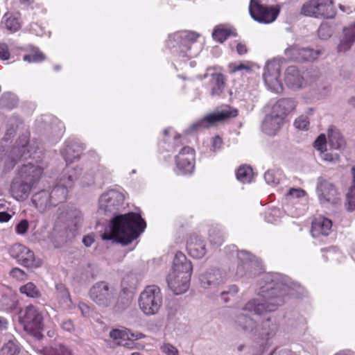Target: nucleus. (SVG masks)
I'll return each instance as SVG.
<instances>
[{
  "label": "nucleus",
  "mask_w": 355,
  "mask_h": 355,
  "mask_svg": "<svg viewBox=\"0 0 355 355\" xmlns=\"http://www.w3.org/2000/svg\"><path fill=\"white\" fill-rule=\"evenodd\" d=\"M259 284L258 297L249 300L242 311L263 317L255 334L262 340V345H268L278 331L277 324L267 317L268 313L275 311L284 303V296L294 295L299 285L279 273L264 275Z\"/></svg>",
  "instance_id": "nucleus-1"
},
{
  "label": "nucleus",
  "mask_w": 355,
  "mask_h": 355,
  "mask_svg": "<svg viewBox=\"0 0 355 355\" xmlns=\"http://www.w3.org/2000/svg\"><path fill=\"white\" fill-rule=\"evenodd\" d=\"M146 227V223L139 214L130 212L119 215L112 220L110 233L103 234L102 239L128 245L137 239Z\"/></svg>",
  "instance_id": "nucleus-2"
},
{
  "label": "nucleus",
  "mask_w": 355,
  "mask_h": 355,
  "mask_svg": "<svg viewBox=\"0 0 355 355\" xmlns=\"http://www.w3.org/2000/svg\"><path fill=\"white\" fill-rule=\"evenodd\" d=\"M192 269L191 261L182 252H178L166 279L169 288L175 295L182 294L188 290Z\"/></svg>",
  "instance_id": "nucleus-3"
},
{
  "label": "nucleus",
  "mask_w": 355,
  "mask_h": 355,
  "mask_svg": "<svg viewBox=\"0 0 355 355\" xmlns=\"http://www.w3.org/2000/svg\"><path fill=\"white\" fill-rule=\"evenodd\" d=\"M198 37L193 32L182 31L170 35L167 45L180 58H191L199 53L200 48L196 42Z\"/></svg>",
  "instance_id": "nucleus-4"
},
{
  "label": "nucleus",
  "mask_w": 355,
  "mask_h": 355,
  "mask_svg": "<svg viewBox=\"0 0 355 355\" xmlns=\"http://www.w3.org/2000/svg\"><path fill=\"white\" fill-rule=\"evenodd\" d=\"M89 297L98 306L106 308L114 306L117 310L125 309L129 304L128 300L120 305L118 302V291L105 282H98L89 290Z\"/></svg>",
  "instance_id": "nucleus-5"
},
{
  "label": "nucleus",
  "mask_w": 355,
  "mask_h": 355,
  "mask_svg": "<svg viewBox=\"0 0 355 355\" xmlns=\"http://www.w3.org/2000/svg\"><path fill=\"white\" fill-rule=\"evenodd\" d=\"M80 171L81 168L78 167L67 166L64 169L56 185L49 193L55 206L67 199L69 189L73 187L74 182L79 177Z\"/></svg>",
  "instance_id": "nucleus-6"
},
{
  "label": "nucleus",
  "mask_w": 355,
  "mask_h": 355,
  "mask_svg": "<svg viewBox=\"0 0 355 355\" xmlns=\"http://www.w3.org/2000/svg\"><path fill=\"white\" fill-rule=\"evenodd\" d=\"M139 307L142 313L148 316L157 314L163 303L160 288L156 285L146 286L140 293Z\"/></svg>",
  "instance_id": "nucleus-7"
},
{
  "label": "nucleus",
  "mask_w": 355,
  "mask_h": 355,
  "mask_svg": "<svg viewBox=\"0 0 355 355\" xmlns=\"http://www.w3.org/2000/svg\"><path fill=\"white\" fill-rule=\"evenodd\" d=\"M301 14L315 18L333 19L336 9L333 0H309L302 5Z\"/></svg>",
  "instance_id": "nucleus-8"
},
{
  "label": "nucleus",
  "mask_w": 355,
  "mask_h": 355,
  "mask_svg": "<svg viewBox=\"0 0 355 355\" xmlns=\"http://www.w3.org/2000/svg\"><path fill=\"white\" fill-rule=\"evenodd\" d=\"M282 61L273 59L266 62L263 73V78L268 89L275 93L283 92V85L280 80Z\"/></svg>",
  "instance_id": "nucleus-9"
},
{
  "label": "nucleus",
  "mask_w": 355,
  "mask_h": 355,
  "mask_svg": "<svg viewBox=\"0 0 355 355\" xmlns=\"http://www.w3.org/2000/svg\"><path fill=\"white\" fill-rule=\"evenodd\" d=\"M279 6H268L258 0H250L249 12L252 18L261 24H270L275 21L279 14Z\"/></svg>",
  "instance_id": "nucleus-10"
},
{
  "label": "nucleus",
  "mask_w": 355,
  "mask_h": 355,
  "mask_svg": "<svg viewBox=\"0 0 355 355\" xmlns=\"http://www.w3.org/2000/svg\"><path fill=\"white\" fill-rule=\"evenodd\" d=\"M8 252L18 263L24 267L36 268L42 265L41 260L36 259L34 252L24 245L15 243L8 248Z\"/></svg>",
  "instance_id": "nucleus-11"
},
{
  "label": "nucleus",
  "mask_w": 355,
  "mask_h": 355,
  "mask_svg": "<svg viewBox=\"0 0 355 355\" xmlns=\"http://www.w3.org/2000/svg\"><path fill=\"white\" fill-rule=\"evenodd\" d=\"M316 193L320 202L324 206L336 205L340 201V194L335 185L323 178L317 179Z\"/></svg>",
  "instance_id": "nucleus-12"
},
{
  "label": "nucleus",
  "mask_w": 355,
  "mask_h": 355,
  "mask_svg": "<svg viewBox=\"0 0 355 355\" xmlns=\"http://www.w3.org/2000/svg\"><path fill=\"white\" fill-rule=\"evenodd\" d=\"M237 114L238 112L236 109L228 107L207 114L202 119L193 123L191 128L195 130L207 128L216 125L218 123L223 122L230 118L235 117Z\"/></svg>",
  "instance_id": "nucleus-13"
},
{
  "label": "nucleus",
  "mask_w": 355,
  "mask_h": 355,
  "mask_svg": "<svg viewBox=\"0 0 355 355\" xmlns=\"http://www.w3.org/2000/svg\"><path fill=\"white\" fill-rule=\"evenodd\" d=\"M123 201V193L115 189H110L100 196L98 210L105 214H114L122 206Z\"/></svg>",
  "instance_id": "nucleus-14"
},
{
  "label": "nucleus",
  "mask_w": 355,
  "mask_h": 355,
  "mask_svg": "<svg viewBox=\"0 0 355 355\" xmlns=\"http://www.w3.org/2000/svg\"><path fill=\"white\" fill-rule=\"evenodd\" d=\"M43 317L39 310L34 306L30 305L25 309L21 323L25 331L31 334H36L43 328Z\"/></svg>",
  "instance_id": "nucleus-15"
},
{
  "label": "nucleus",
  "mask_w": 355,
  "mask_h": 355,
  "mask_svg": "<svg viewBox=\"0 0 355 355\" xmlns=\"http://www.w3.org/2000/svg\"><path fill=\"white\" fill-rule=\"evenodd\" d=\"M194 150L189 147H183L175 157L177 173L191 174L194 169Z\"/></svg>",
  "instance_id": "nucleus-16"
},
{
  "label": "nucleus",
  "mask_w": 355,
  "mask_h": 355,
  "mask_svg": "<svg viewBox=\"0 0 355 355\" xmlns=\"http://www.w3.org/2000/svg\"><path fill=\"white\" fill-rule=\"evenodd\" d=\"M227 275H223L222 271L216 268H210L200 277L201 286L210 292H215L217 288L222 284Z\"/></svg>",
  "instance_id": "nucleus-17"
},
{
  "label": "nucleus",
  "mask_w": 355,
  "mask_h": 355,
  "mask_svg": "<svg viewBox=\"0 0 355 355\" xmlns=\"http://www.w3.org/2000/svg\"><path fill=\"white\" fill-rule=\"evenodd\" d=\"M110 336L118 345L133 349L135 347V340H139L145 337L141 333H131L126 329H112L110 332Z\"/></svg>",
  "instance_id": "nucleus-18"
},
{
  "label": "nucleus",
  "mask_w": 355,
  "mask_h": 355,
  "mask_svg": "<svg viewBox=\"0 0 355 355\" xmlns=\"http://www.w3.org/2000/svg\"><path fill=\"white\" fill-rule=\"evenodd\" d=\"M43 173V169L37 166L28 163L24 164L18 171L17 177L29 183V186L33 187L40 180Z\"/></svg>",
  "instance_id": "nucleus-19"
},
{
  "label": "nucleus",
  "mask_w": 355,
  "mask_h": 355,
  "mask_svg": "<svg viewBox=\"0 0 355 355\" xmlns=\"http://www.w3.org/2000/svg\"><path fill=\"white\" fill-rule=\"evenodd\" d=\"M284 80L286 86L293 89L298 90L306 85L302 72L295 66H289L284 73Z\"/></svg>",
  "instance_id": "nucleus-20"
},
{
  "label": "nucleus",
  "mask_w": 355,
  "mask_h": 355,
  "mask_svg": "<svg viewBox=\"0 0 355 355\" xmlns=\"http://www.w3.org/2000/svg\"><path fill=\"white\" fill-rule=\"evenodd\" d=\"M234 325L238 330L247 334H255L259 327L256 320L243 312H240L235 315Z\"/></svg>",
  "instance_id": "nucleus-21"
},
{
  "label": "nucleus",
  "mask_w": 355,
  "mask_h": 355,
  "mask_svg": "<svg viewBox=\"0 0 355 355\" xmlns=\"http://www.w3.org/2000/svg\"><path fill=\"white\" fill-rule=\"evenodd\" d=\"M189 254L196 259L202 258L207 253L205 241L198 235H192L187 241V245Z\"/></svg>",
  "instance_id": "nucleus-22"
},
{
  "label": "nucleus",
  "mask_w": 355,
  "mask_h": 355,
  "mask_svg": "<svg viewBox=\"0 0 355 355\" xmlns=\"http://www.w3.org/2000/svg\"><path fill=\"white\" fill-rule=\"evenodd\" d=\"M296 105L297 103L293 98H282L272 105L271 112L284 120L288 114L295 110Z\"/></svg>",
  "instance_id": "nucleus-23"
},
{
  "label": "nucleus",
  "mask_w": 355,
  "mask_h": 355,
  "mask_svg": "<svg viewBox=\"0 0 355 355\" xmlns=\"http://www.w3.org/2000/svg\"><path fill=\"white\" fill-rule=\"evenodd\" d=\"M284 120L270 112L262 123V130L268 135H275L282 128Z\"/></svg>",
  "instance_id": "nucleus-24"
},
{
  "label": "nucleus",
  "mask_w": 355,
  "mask_h": 355,
  "mask_svg": "<svg viewBox=\"0 0 355 355\" xmlns=\"http://www.w3.org/2000/svg\"><path fill=\"white\" fill-rule=\"evenodd\" d=\"M237 257L240 264L237 266L236 270L230 272L229 277L236 276L241 277L245 275V269H248L255 264L253 262L252 255L246 250H241L237 252Z\"/></svg>",
  "instance_id": "nucleus-25"
},
{
  "label": "nucleus",
  "mask_w": 355,
  "mask_h": 355,
  "mask_svg": "<svg viewBox=\"0 0 355 355\" xmlns=\"http://www.w3.org/2000/svg\"><path fill=\"white\" fill-rule=\"evenodd\" d=\"M31 189L32 187L29 186V183H26L16 176L12 182L10 191L13 198L19 200L26 199L28 196Z\"/></svg>",
  "instance_id": "nucleus-26"
},
{
  "label": "nucleus",
  "mask_w": 355,
  "mask_h": 355,
  "mask_svg": "<svg viewBox=\"0 0 355 355\" xmlns=\"http://www.w3.org/2000/svg\"><path fill=\"white\" fill-rule=\"evenodd\" d=\"M332 222L327 218L318 217L312 222L311 234L313 237L327 236L331 231Z\"/></svg>",
  "instance_id": "nucleus-27"
},
{
  "label": "nucleus",
  "mask_w": 355,
  "mask_h": 355,
  "mask_svg": "<svg viewBox=\"0 0 355 355\" xmlns=\"http://www.w3.org/2000/svg\"><path fill=\"white\" fill-rule=\"evenodd\" d=\"M355 42V23L345 27L343 36L338 45L339 52H346L351 49Z\"/></svg>",
  "instance_id": "nucleus-28"
},
{
  "label": "nucleus",
  "mask_w": 355,
  "mask_h": 355,
  "mask_svg": "<svg viewBox=\"0 0 355 355\" xmlns=\"http://www.w3.org/2000/svg\"><path fill=\"white\" fill-rule=\"evenodd\" d=\"M32 202L41 212L46 211L51 207H55L53 201L51 200V194L49 191L45 190L41 191L33 195L32 197Z\"/></svg>",
  "instance_id": "nucleus-29"
},
{
  "label": "nucleus",
  "mask_w": 355,
  "mask_h": 355,
  "mask_svg": "<svg viewBox=\"0 0 355 355\" xmlns=\"http://www.w3.org/2000/svg\"><path fill=\"white\" fill-rule=\"evenodd\" d=\"M210 76V95L219 96L223 93L225 87L224 76L220 73H211Z\"/></svg>",
  "instance_id": "nucleus-30"
},
{
  "label": "nucleus",
  "mask_w": 355,
  "mask_h": 355,
  "mask_svg": "<svg viewBox=\"0 0 355 355\" xmlns=\"http://www.w3.org/2000/svg\"><path fill=\"white\" fill-rule=\"evenodd\" d=\"M297 51L300 55V60L306 61H313L315 60L320 54V51L313 50L309 48L300 49L297 46H292L286 49V53L288 55H290V51Z\"/></svg>",
  "instance_id": "nucleus-31"
},
{
  "label": "nucleus",
  "mask_w": 355,
  "mask_h": 355,
  "mask_svg": "<svg viewBox=\"0 0 355 355\" xmlns=\"http://www.w3.org/2000/svg\"><path fill=\"white\" fill-rule=\"evenodd\" d=\"M83 148L76 143L69 144L62 150L61 154L67 162H73L80 157Z\"/></svg>",
  "instance_id": "nucleus-32"
},
{
  "label": "nucleus",
  "mask_w": 355,
  "mask_h": 355,
  "mask_svg": "<svg viewBox=\"0 0 355 355\" xmlns=\"http://www.w3.org/2000/svg\"><path fill=\"white\" fill-rule=\"evenodd\" d=\"M329 144L331 148L335 150L343 149L345 146V141L340 131L335 128L328 130Z\"/></svg>",
  "instance_id": "nucleus-33"
},
{
  "label": "nucleus",
  "mask_w": 355,
  "mask_h": 355,
  "mask_svg": "<svg viewBox=\"0 0 355 355\" xmlns=\"http://www.w3.org/2000/svg\"><path fill=\"white\" fill-rule=\"evenodd\" d=\"M19 13H6L4 15L5 27L10 33L17 31L21 27Z\"/></svg>",
  "instance_id": "nucleus-34"
},
{
  "label": "nucleus",
  "mask_w": 355,
  "mask_h": 355,
  "mask_svg": "<svg viewBox=\"0 0 355 355\" xmlns=\"http://www.w3.org/2000/svg\"><path fill=\"white\" fill-rule=\"evenodd\" d=\"M236 175L239 181L243 183H250L253 179L254 173L250 166L243 165L238 168Z\"/></svg>",
  "instance_id": "nucleus-35"
},
{
  "label": "nucleus",
  "mask_w": 355,
  "mask_h": 355,
  "mask_svg": "<svg viewBox=\"0 0 355 355\" xmlns=\"http://www.w3.org/2000/svg\"><path fill=\"white\" fill-rule=\"evenodd\" d=\"M21 293L26 295L28 297L39 298L42 294L40 289L33 282H28L19 288Z\"/></svg>",
  "instance_id": "nucleus-36"
},
{
  "label": "nucleus",
  "mask_w": 355,
  "mask_h": 355,
  "mask_svg": "<svg viewBox=\"0 0 355 355\" xmlns=\"http://www.w3.org/2000/svg\"><path fill=\"white\" fill-rule=\"evenodd\" d=\"M56 289L58 292L59 297H60V304L64 308H70L71 306V300L70 297V295L67 289L62 285H57Z\"/></svg>",
  "instance_id": "nucleus-37"
},
{
  "label": "nucleus",
  "mask_w": 355,
  "mask_h": 355,
  "mask_svg": "<svg viewBox=\"0 0 355 355\" xmlns=\"http://www.w3.org/2000/svg\"><path fill=\"white\" fill-rule=\"evenodd\" d=\"M209 238L211 244L220 245L224 241V234L219 227H212L209 231Z\"/></svg>",
  "instance_id": "nucleus-38"
},
{
  "label": "nucleus",
  "mask_w": 355,
  "mask_h": 355,
  "mask_svg": "<svg viewBox=\"0 0 355 355\" xmlns=\"http://www.w3.org/2000/svg\"><path fill=\"white\" fill-rule=\"evenodd\" d=\"M45 355H71V352L61 343H55L46 349Z\"/></svg>",
  "instance_id": "nucleus-39"
},
{
  "label": "nucleus",
  "mask_w": 355,
  "mask_h": 355,
  "mask_svg": "<svg viewBox=\"0 0 355 355\" xmlns=\"http://www.w3.org/2000/svg\"><path fill=\"white\" fill-rule=\"evenodd\" d=\"M20 124L21 121L17 116L10 118L6 123L5 139H8L10 137H12Z\"/></svg>",
  "instance_id": "nucleus-40"
},
{
  "label": "nucleus",
  "mask_w": 355,
  "mask_h": 355,
  "mask_svg": "<svg viewBox=\"0 0 355 355\" xmlns=\"http://www.w3.org/2000/svg\"><path fill=\"white\" fill-rule=\"evenodd\" d=\"M3 107L8 109L14 108L18 103L17 96L11 92H5L1 96V103Z\"/></svg>",
  "instance_id": "nucleus-41"
},
{
  "label": "nucleus",
  "mask_w": 355,
  "mask_h": 355,
  "mask_svg": "<svg viewBox=\"0 0 355 355\" xmlns=\"http://www.w3.org/2000/svg\"><path fill=\"white\" fill-rule=\"evenodd\" d=\"M353 175V184L347 194V209L353 211L355 209V168L352 169Z\"/></svg>",
  "instance_id": "nucleus-42"
},
{
  "label": "nucleus",
  "mask_w": 355,
  "mask_h": 355,
  "mask_svg": "<svg viewBox=\"0 0 355 355\" xmlns=\"http://www.w3.org/2000/svg\"><path fill=\"white\" fill-rule=\"evenodd\" d=\"M283 214L282 211L276 207L268 209L266 214V220L269 223H276L282 218Z\"/></svg>",
  "instance_id": "nucleus-43"
},
{
  "label": "nucleus",
  "mask_w": 355,
  "mask_h": 355,
  "mask_svg": "<svg viewBox=\"0 0 355 355\" xmlns=\"http://www.w3.org/2000/svg\"><path fill=\"white\" fill-rule=\"evenodd\" d=\"M19 352V347L15 340H9L1 347V355H16Z\"/></svg>",
  "instance_id": "nucleus-44"
},
{
  "label": "nucleus",
  "mask_w": 355,
  "mask_h": 355,
  "mask_svg": "<svg viewBox=\"0 0 355 355\" xmlns=\"http://www.w3.org/2000/svg\"><path fill=\"white\" fill-rule=\"evenodd\" d=\"M280 175L278 171L268 170L264 174V179L268 184L275 187L279 183Z\"/></svg>",
  "instance_id": "nucleus-45"
},
{
  "label": "nucleus",
  "mask_w": 355,
  "mask_h": 355,
  "mask_svg": "<svg viewBox=\"0 0 355 355\" xmlns=\"http://www.w3.org/2000/svg\"><path fill=\"white\" fill-rule=\"evenodd\" d=\"M69 218H70L71 223L73 225V227H71V231H76L83 220L82 213L77 209L71 210L68 213Z\"/></svg>",
  "instance_id": "nucleus-46"
},
{
  "label": "nucleus",
  "mask_w": 355,
  "mask_h": 355,
  "mask_svg": "<svg viewBox=\"0 0 355 355\" xmlns=\"http://www.w3.org/2000/svg\"><path fill=\"white\" fill-rule=\"evenodd\" d=\"M230 73L245 71L250 72L252 70V64L250 62L232 63L229 65Z\"/></svg>",
  "instance_id": "nucleus-47"
},
{
  "label": "nucleus",
  "mask_w": 355,
  "mask_h": 355,
  "mask_svg": "<svg viewBox=\"0 0 355 355\" xmlns=\"http://www.w3.org/2000/svg\"><path fill=\"white\" fill-rule=\"evenodd\" d=\"M314 148L318 150L320 155L327 150V138L324 134H320L313 143Z\"/></svg>",
  "instance_id": "nucleus-48"
},
{
  "label": "nucleus",
  "mask_w": 355,
  "mask_h": 355,
  "mask_svg": "<svg viewBox=\"0 0 355 355\" xmlns=\"http://www.w3.org/2000/svg\"><path fill=\"white\" fill-rule=\"evenodd\" d=\"M230 31L224 28L217 27L215 28L212 33V37L214 40L222 43L229 36Z\"/></svg>",
  "instance_id": "nucleus-49"
},
{
  "label": "nucleus",
  "mask_w": 355,
  "mask_h": 355,
  "mask_svg": "<svg viewBox=\"0 0 355 355\" xmlns=\"http://www.w3.org/2000/svg\"><path fill=\"white\" fill-rule=\"evenodd\" d=\"M305 194V191L300 188H291L288 190L285 196L288 200H293L304 197Z\"/></svg>",
  "instance_id": "nucleus-50"
},
{
  "label": "nucleus",
  "mask_w": 355,
  "mask_h": 355,
  "mask_svg": "<svg viewBox=\"0 0 355 355\" xmlns=\"http://www.w3.org/2000/svg\"><path fill=\"white\" fill-rule=\"evenodd\" d=\"M1 304L3 306L4 310L8 311H12L17 306L16 295L15 294H11L10 300L3 297V299H1Z\"/></svg>",
  "instance_id": "nucleus-51"
},
{
  "label": "nucleus",
  "mask_w": 355,
  "mask_h": 355,
  "mask_svg": "<svg viewBox=\"0 0 355 355\" xmlns=\"http://www.w3.org/2000/svg\"><path fill=\"white\" fill-rule=\"evenodd\" d=\"M318 35L322 40L329 38L332 35V30L327 23H322L318 28Z\"/></svg>",
  "instance_id": "nucleus-52"
},
{
  "label": "nucleus",
  "mask_w": 355,
  "mask_h": 355,
  "mask_svg": "<svg viewBox=\"0 0 355 355\" xmlns=\"http://www.w3.org/2000/svg\"><path fill=\"white\" fill-rule=\"evenodd\" d=\"M309 125V120L308 116L305 115L300 116L294 121V126L300 130H306Z\"/></svg>",
  "instance_id": "nucleus-53"
},
{
  "label": "nucleus",
  "mask_w": 355,
  "mask_h": 355,
  "mask_svg": "<svg viewBox=\"0 0 355 355\" xmlns=\"http://www.w3.org/2000/svg\"><path fill=\"white\" fill-rule=\"evenodd\" d=\"M320 156L323 161L329 163L336 164L340 160V156L338 153L327 152V150Z\"/></svg>",
  "instance_id": "nucleus-54"
},
{
  "label": "nucleus",
  "mask_w": 355,
  "mask_h": 355,
  "mask_svg": "<svg viewBox=\"0 0 355 355\" xmlns=\"http://www.w3.org/2000/svg\"><path fill=\"white\" fill-rule=\"evenodd\" d=\"M44 60L45 55L40 51L24 56V60L28 62H40Z\"/></svg>",
  "instance_id": "nucleus-55"
},
{
  "label": "nucleus",
  "mask_w": 355,
  "mask_h": 355,
  "mask_svg": "<svg viewBox=\"0 0 355 355\" xmlns=\"http://www.w3.org/2000/svg\"><path fill=\"white\" fill-rule=\"evenodd\" d=\"M160 350L166 355H179L178 349L170 343H163L160 347Z\"/></svg>",
  "instance_id": "nucleus-56"
},
{
  "label": "nucleus",
  "mask_w": 355,
  "mask_h": 355,
  "mask_svg": "<svg viewBox=\"0 0 355 355\" xmlns=\"http://www.w3.org/2000/svg\"><path fill=\"white\" fill-rule=\"evenodd\" d=\"M10 275L19 281H24L27 279V275L26 272L19 268H14L12 269L10 271Z\"/></svg>",
  "instance_id": "nucleus-57"
},
{
  "label": "nucleus",
  "mask_w": 355,
  "mask_h": 355,
  "mask_svg": "<svg viewBox=\"0 0 355 355\" xmlns=\"http://www.w3.org/2000/svg\"><path fill=\"white\" fill-rule=\"evenodd\" d=\"M28 228V222L26 220H22L16 226V232L19 234H24Z\"/></svg>",
  "instance_id": "nucleus-58"
},
{
  "label": "nucleus",
  "mask_w": 355,
  "mask_h": 355,
  "mask_svg": "<svg viewBox=\"0 0 355 355\" xmlns=\"http://www.w3.org/2000/svg\"><path fill=\"white\" fill-rule=\"evenodd\" d=\"M223 141L219 136H216L212 138L211 141V150L216 151L222 147Z\"/></svg>",
  "instance_id": "nucleus-59"
},
{
  "label": "nucleus",
  "mask_w": 355,
  "mask_h": 355,
  "mask_svg": "<svg viewBox=\"0 0 355 355\" xmlns=\"http://www.w3.org/2000/svg\"><path fill=\"white\" fill-rule=\"evenodd\" d=\"M61 327L62 329L67 331H71L74 329L73 324L70 320H66L63 321L61 324Z\"/></svg>",
  "instance_id": "nucleus-60"
},
{
  "label": "nucleus",
  "mask_w": 355,
  "mask_h": 355,
  "mask_svg": "<svg viewBox=\"0 0 355 355\" xmlns=\"http://www.w3.org/2000/svg\"><path fill=\"white\" fill-rule=\"evenodd\" d=\"M95 182V178L93 175L85 174L82 179V182L84 185L89 186L94 184Z\"/></svg>",
  "instance_id": "nucleus-61"
},
{
  "label": "nucleus",
  "mask_w": 355,
  "mask_h": 355,
  "mask_svg": "<svg viewBox=\"0 0 355 355\" xmlns=\"http://www.w3.org/2000/svg\"><path fill=\"white\" fill-rule=\"evenodd\" d=\"M239 292V288L236 285H231L228 287L227 291H223L221 292V295L230 294L232 295H235Z\"/></svg>",
  "instance_id": "nucleus-62"
},
{
  "label": "nucleus",
  "mask_w": 355,
  "mask_h": 355,
  "mask_svg": "<svg viewBox=\"0 0 355 355\" xmlns=\"http://www.w3.org/2000/svg\"><path fill=\"white\" fill-rule=\"evenodd\" d=\"M1 60H8L10 56L8 50V46L6 44H1Z\"/></svg>",
  "instance_id": "nucleus-63"
},
{
  "label": "nucleus",
  "mask_w": 355,
  "mask_h": 355,
  "mask_svg": "<svg viewBox=\"0 0 355 355\" xmlns=\"http://www.w3.org/2000/svg\"><path fill=\"white\" fill-rule=\"evenodd\" d=\"M94 242V239L92 235H87L83 237V243L86 247H90Z\"/></svg>",
  "instance_id": "nucleus-64"
}]
</instances>
